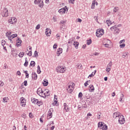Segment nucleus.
<instances>
[{
	"instance_id": "nucleus-1",
	"label": "nucleus",
	"mask_w": 130,
	"mask_h": 130,
	"mask_svg": "<svg viewBox=\"0 0 130 130\" xmlns=\"http://www.w3.org/2000/svg\"><path fill=\"white\" fill-rule=\"evenodd\" d=\"M37 94L39 95L41 97H43V98H44V97H46L48 95L45 94V92L42 90V89L41 88H39L37 89Z\"/></svg>"
},
{
	"instance_id": "nucleus-2",
	"label": "nucleus",
	"mask_w": 130,
	"mask_h": 130,
	"mask_svg": "<svg viewBox=\"0 0 130 130\" xmlns=\"http://www.w3.org/2000/svg\"><path fill=\"white\" fill-rule=\"evenodd\" d=\"M74 87H75V83L73 82H70L69 83L68 88L67 89L69 93H72L74 91Z\"/></svg>"
},
{
	"instance_id": "nucleus-3",
	"label": "nucleus",
	"mask_w": 130,
	"mask_h": 130,
	"mask_svg": "<svg viewBox=\"0 0 130 130\" xmlns=\"http://www.w3.org/2000/svg\"><path fill=\"white\" fill-rule=\"evenodd\" d=\"M110 30L111 31H114V34H119V32H120V29H119L116 26L111 27Z\"/></svg>"
},
{
	"instance_id": "nucleus-4",
	"label": "nucleus",
	"mask_w": 130,
	"mask_h": 130,
	"mask_svg": "<svg viewBox=\"0 0 130 130\" xmlns=\"http://www.w3.org/2000/svg\"><path fill=\"white\" fill-rule=\"evenodd\" d=\"M104 34V30L103 29H98L96 32L97 37H101Z\"/></svg>"
},
{
	"instance_id": "nucleus-5",
	"label": "nucleus",
	"mask_w": 130,
	"mask_h": 130,
	"mask_svg": "<svg viewBox=\"0 0 130 130\" xmlns=\"http://www.w3.org/2000/svg\"><path fill=\"white\" fill-rule=\"evenodd\" d=\"M66 70H67V68H66V67H62L61 66H58L56 69V71L58 73H64Z\"/></svg>"
},
{
	"instance_id": "nucleus-6",
	"label": "nucleus",
	"mask_w": 130,
	"mask_h": 130,
	"mask_svg": "<svg viewBox=\"0 0 130 130\" xmlns=\"http://www.w3.org/2000/svg\"><path fill=\"white\" fill-rule=\"evenodd\" d=\"M118 122L120 124H123L125 122V120L124 119V117L123 116H120L118 118Z\"/></svg>"
},
{
	"instance_id": "nucleus-7",
	"label": "nucleus",
	"mask_w": 130,
	"mask_h": 130,
	"mask_svg": "<svg viewBox=\"0 0 130 130\" xmlns=\"http://www.w3.org/2000/svg\"><path fill=\"white\" fill-rule=\"evenodd\" d=\"M3 17L9 16V10L7 8H4L3 12L2 13Z\"/></svg>"
},
{
	"instance_id": "nucleus-8",
	"label": "nucleus",
	"mask_w": 130,
	"mask_h": 130,
	"mask_svg": "<svg viewBox=\"0 0 130 130\" xmlns=\"http://www.w3.org/2000/svg\"><path fill=\"white\" fill-rule=\"evenodd\" d=\"M68 11V8L67 7V6H65L64 8H61V9L58 10V13H59V14H60V15H63V14H64L66 13V11Z\"/></svg>"
},
{
	"instance_id": "nucleus-9",
	"label": "nucleus",
	"mask_w": 130,
	"mask_h": 130,
	"mask_svg": "<svg viewBox=\"0 0 130 130\" xmlns=\"http://www.w3.org/2000/svg\"><path fill=\"white\" fill-rule=\"evenodd\" d=\"M17 22V18L15 17H11L8 20V23L10 24H15Z\"/></svg>"
},
{
	"instance_id": "nucleus-10",
	"label": "nucleus",
	"mask_w": 130,
	"mask_h": 130,
	"mask_svg": "<svg viewBox=\"0 0 130 130\" xmlns=\"http://www.w3.org/2000/svg\"><path fill=\"white\" fill-rule=\"evenodd\" d=\"M52 112H53V109H50L47 116V119H50L51 117H52Z\"/></svg>"
},
{
	"instance_id": "nucleus-11",
	"label": "nucleus",
	"mask_w": 130,
	"mask_h": 130,
	"mask_svg": "<svg viewBox=\"0 0 130 130\" xmlns=\"http://www.w3.org/2000/svg\"><path fill=\"white\" fill-rule=\"evenodd\" d=\"M20 101H21V106H22V107H25L26 106V100L24 99V98L22 97L20 99Z\"/></svg>"
},
{
	"instance_id": "nucleus-12",
	"label": "nucleus",
	"mask_w": 130,
	"mask_h": 130,
	"mask_svg": "<svg viewBox=\"0 0 130 130\" xmlns=\"http://www.w3.org/2000/svg\"><path fill=\"white\" fill-rule=\"evenodd\" d=\"M16 46H17V47L22 46V41L19 38H17V40H16Z\"/></svg>"
},
{
	"instance_id": "nucleus-13",
	"label": "nucleus",
	"mask_w": 130,
	"mask_h": 130,
	"mask_svg": "<svg viewBox=\"0 0 130 130\" xmlns=\"http://www.w3.org/2000/svg\"><path fill=\"white\" fill-rule=\"evenodd\" d=\"M121 115H119V112H115L113 113V118H116V119H118L119 117Z\"/></svg>"
},
{
	"instance_id": "nucleus-14",
	"label": "nucleus",
	"mask_w": 130,
	"mask_h": 130,
	"mask_svg": "<svg viewBox=\"0 0 130 130\" xmlns=\"http://www.w3.org/2000/svg\"><path fill=\"white\" fill-rule=\"evenodd\" d=\"M46 30L45 31L46 35H47V36H50V35L51 34V30H50V29L48 28H47Z\"/></svg>"
},
{
	"instance_id": "nucleus-15",
	"label": "nucleus",
	"mask_w": 130,
	"mask_h": 130,
	"mask_svg": "<svg viewBox=\"0 0 130 130\" xmlns=\"http://www.w3.org/2000/svg\"><path fill=\"white\" fill-rule=\"evenodd\" d=\"M61 53H62V49L59 48L57 49V54H58V56H59Z\"/></svg>"
},
{
	"instance_id": "nucleus-16",
	"label": "nucleus",
	"mask_w": 130,
	"mask_h": 130,
	"mask_svg": "<svg viewBox=\"0 0 130 130\" xmlns=\"http://www.w3.org/2000/svg\"><path fill=\"white\" fill-rule=\"evenodd\" d=\"M89 92H93V91L95 90V89L94 88V86H93V85H90L89 86Z\"/></svg>"
},
{
	"instance_id": "nucleus-17",
	"label": "nucleus",
	"mask_w": 130,
	"mask_h": 130,
	"mask_svg": "<svg viewBox=\"0 0 130 130\" xmlns=\"http://www.w3.org/2000/svg\"><path fill=\"white\" fill-rule=\"evenodd\" d=\"M56 96L55 95H54V103H53V105H56L57 106V98H56Z\"/></svg>"
},
{
	"instance_id": "nucleus-18",
	"label": "nucleus",
	"mask_w": 130,
	"mask_h": 130,
	"mask_svg": "<svg viewBox=\"0 0 130 130\" xmlns=\"http://www.w3.org/2000/svg\"><path fill=\"white\" fill-rule=\"evenodd\" d=\"M32 78L34 79V80H37V74L36 73H32Z\"/></svg>"
},
{
	"instance_id": "nucleus-19",
	"label": "nucleus",
	"mask_w": 130,
	"mask_h": 130,
	"mask_svg": "<svg viewBox=\"0 0 130 130\" xmlns=\"http://www.w3.org/2000/svg\"><path fill=\"white\" fill-rule=\"evenodd\" d=\"M105 124L103 122H100L98 123V127H102L103 125H104Z\"/></svg>"
},
{
	"instance_id": "nucleus-20",
	"label": "nucleus",
	"mask_w": 130,
	"mask_h": 130,
	"mask_svg": "<svg viewBox=\"0 0 130 130\" xmlns=\"http://www.w3.org/2000/svg\"><path fill=\"white\" fill-rule=\"evenodd\" d=\"M64 109L68 112V110H69V107L67 106V103H64L63 104Z\"/></svg>"
},
{
	"instance_id": "nucleus-21",
	"label": "nucleus",
	"mask_w": 130,
	"mask_h": 130,
	"mask_svg": "<svg viewBox=\"0 0 130 130\" xmlns=\"http://www.w3.org/2000/svg\"><path fill=\"white\" fill-rule=\"evenodd\" d=\"M111 67H112V61H110V63L108 64L107 69H111Z\"/></svg>"
},
{
	"instance_id": "nucleus-22",
	"label": "nucleus",
	"mask_w": 130,
	"mask_h": 130,
	"mask_svg": "<svg viewBox=\"0 0 130 130\" xmlns=\"http://www.w3.org/2000/svg\"><path fill=\"white\" fill-rule=\"evenodd\" d=\"M111 67H112V61H110V63L108 64L107 69H111Z\"/></svg>"
},
{
	"instance_id": "nucleus-23",
	"label": "nucleus",
	"mask_w": 130,
	"mask_h": 130,
	"mask_svg": "<svg viewBox=\"0 0 130 130\" xmlns=\"http://www.w3.org/2000/svg\"><path fill=\"white\" fill-rule=\"evenodd\" d=\"M15 50H14V49H11V54H12V55H13L14 56H15V55H17V53H15Z\"/></svg>"
},
{
	"instance_id": "nucleus-24",
	"label": "nucleus",
	"mask_w": 130,
	"mask_h": 130,
	"mask_svg": "<svg viewBox=\"0 0 130 130\" xmlns=\"http://www.w3.org/2000/svg\"><path fill=\"white\" fill-rule=\"evenodd\" d=\"M74 46H75V48H76V49H78V47L79 46V43H78V42H75L74 43Z\"/></svg>"
},
{
	"instance_id": "nucleus-25",
	"label": "nucleus",
	"mask_w": 130,
	"mask_h": 130,
	"mask_svg": "<svg viewBox=\"0 0 130 130\" xmlns=\"http://www.w3.org/2000/svg\"><path fill=\"white\" fill-rule=\"evenodd\" d=\"M24 54H25V52H21L19 53L18 56H19V57H23L24 56Z\"/></svg>"
},
{
	"instance_id": "nucleus-26",
	"label": "nucleus",
	"mask_w": 130,
	"mask_h": 130,
	"mask_svg": "<svg viewBox=\"0 0 130 130\" xmlns=\"http://www.w3.org/2000/svg\"><path fill=\"white\" fill-rule=\"evenodd\" d=\"M123 96H124V95L122 93L121 94V96L120 97V99H119V101L120 102H123Z\"/></svg>"
},
{
	"instance_id": "nucleus-27",
	"label": "nucleus",
	"mask_w": 130,
	"mask_h": 130,
	"mask_svg": "<svg viewBox=\"0 0 130 130\" xmlns=\"http://www.w3.org/2000/svg\"><path fill=\"white\" fill-rule=\"evenodd\" d=\"M35 64H36L35 61H31L30 62V63L29 66H30V67H32V68H33V67H35Z\"/></svg>"
},
{
	"instance_id": "nucleus-28",
	"label": "nucleus",
	"mask_w": 130,
	"mask_h": 130,
	"mask_svg": "<svg viewBox=\"0 0 130 130\" xmlns=\"http://www.w3.org/2000/svg\"><path fill=\"white\" fill-rule=\"evenodd\" d=\"M37 73L38 74H41V70L40 69V66L39 65L37 67Z\"/></svg>"
},
{
	"instance_id": "nucleus-29",
	"label": "nucleus",
	"mask_w": 130,
	"mask_h": 130,
	"mask_svg": "<svg viewBox=\"0 0 130 130\" xmlns=\"http://www.w3.org/2000/svg\"><path fill=\"white\" fill-rule=\"evenodd\" d=\"M8 100H9V98L8 97L3 98V102H4V103H7V102H8Z\"/></svg>"
},
{
	"instance_id": "nucleus-30",
	"label": "nucleus",
	"mask_w": 130,
	"mask_h": 130,
	"mask_svg": "<svg viewBox=\"0 0 130 130\" xmlns=\"http://www.w3.org/2000/svg\"><path fill=\"white\" fill-rule=\"evenodd\" d=\"M37 101H38V100H35V99L31 100L32 103H34V104H37Z\"/></svg>"
},
{
	"instance_id": "nucleus-31",
	"label": "nucleus",
	"mask_w": 130,
	"mask_h": 130,
	"mask_svg": "<svg viewBox=\"0 0 130 130\" xmlns=\"http://www.w3.org/2000/svg\"><path fill=\"white\" fill-rule=\"evenodd\" d=\"M106 23L107 24L108 26H110V25L112 24V22L110 20H107Z\"/></svg>"
},
{
	"instance_id": "nucleus-32",
	"label": "nucleus",
	"mask_w": 130,
	"mask_h": 130,
	"mask_svg": "<svg viewBox=\"0 0 130 130\" xmlns=\"http://www.w3.org/2000/svg\"><path fill=\"white\" fill-rule=\"evenodd\" d=\"M82 106V109H84V108H87V105H86V102H84Z\"/></svg>"
},
{
	"instance_id": "nucleus-33",
	"label": "nucleus",
	"mask_w": 130,
	"mask_h": 130,
	"mask_svg": "<svg viewBox=\"0 0 130 130\" xmlns=\"http://www.w3.org/2000/svg\"><path fill=\"white\" fill-rule=\"evenodd\" d=\"M37 104L38 105V106H40L41 105H42L43 104V103L41 101H38L37 102Z\"/></svg>"
},
{
	"instance_id": "nucleus-34",
	"label": "nucleus",
	"mask_w": 130,
	"mask_h": 130,
	"mask_svg": "<svg viewBox=\"0 0 130 130\" xmlns=\"http://www.w3.org/2000/svg\"><path fill=\"white\" fill-rule=\"evenodd\" d=\"M41 3V0H35L34 3L36 5H38V4H40Z\"/></svg>"
},
{
	"instance_id": "nucleus-35",
	"label": "nucleus",
	"mask_w": 130,
	"mask_h": 130,
	"mask_svg": "<svg viewBox=\"0 0 130 130\" xmlns=\"http://www.w3.org/2000/svg\"><path fill=\"white\" fill-rule=\"evenodd\" d=\"M95 0L94 1L92 2V5H91V9H94L95 8Z\"/></svg>"
},
{
	"instance_id": "nucleus-36",
	"label": "nucleus",
	"mask_w": 130,
	"mask_h": 130,
	"mask_svg": "<svg viewBox=\"0 0 130 130\" xmlns=\"http://www.w3.org/2000/svg\"><path fill=\"white\" fill-rule=\"evenodd\" d=\"M107 125H106V124H104V125H103L102 127V129H103V130H107Z\"/></svg>"
},
{
	"instance_id": "nucleus-37",
	"label": "nucleus",
	"mask_w": 130,
	"mask_h": 130,
	"mask_svg": "<svg viewBox=\"0 0 130 130\" xmlns=\"http://www.w3.org/2000/svg\"><path fill=\"white\" fill-rule=\"evenodd\" d=\"M24 66L26 68L28 66V60H27V57L25 58V62L24 63Z\"/></svg>"
},
{
	"instance_id": "nucleus-38",
	"label": "nucleus",
	"mask_w": 130,
	"mask_h": 130,
	"mask_svg": "<svg viewBox=\"0 0 130 130\" xmlns=\"http://www.w3.org/2000/svg\"><path fill=\"white\" fill-rule=\"evenodd\" d=\"M96 72H97V71L95 70L94 73L92 72L90 75H89V77H90L91 78V77H92V76H95V75L96 74Z\"/></svg>"
},
{
	"instance_id": "nucleus-39",
	"label": "nucleus",
	"mask_w": 130,
	"mask_h": 130,
	"mask_svg": "<svg viewBox=\"0 0 130 130\" xmlns=\"http://www.w3.org/2000/svg\"><path fill=\"white\" fill-rule=\"evenodd\" d=\"M24 74H25L26 78H29V74H28L27 71H24Z\"/></svg>"
},
{
	"instance_id": "nucleus-40",
	"label": "nucleus",
	"mask_w": 130,
	"mask_h": 130,
	"mask_svg": "<svg viewBox=\"0 0 130 130\" xmlns=\"http://www.w3.org/2000/svg\"><path fill=\"white\" fill-rule=\"evenodd\" d=\"M44 86H48V81H45V80H44Z\"/></svg>"
},
{
	"instance_id": "nucleus-41",
	"label": "nucleus",
	"mask_w": 130,
	"mask_h": 130,
	"mask_svg": "<svg viewBox=\"0 0 130 130\" xmlns=\"http://www.w3.org/2000/svg\"><path fill=\"white\" fill-rule=\"evenodd\" d=\"M6 36L8 37L9 36H11V35H12V32L11 31H8L6 33Z\"/></svg>"
},
{
	"instance_id": "nucleus-42",
	"label": "nucleus",
	"mask_w": 130,
	"mask_h": 130,
	"mask_svg": "<svg viewBox=\"0 0 130 130\" xmlns=\"http://www.w3.org/2000/svg\"><path fill=\"white\" fill-rule=\"evenodd\" d=\"M128 54V52H125L123 55H122V57H123V58H124V57H126V56H127V55Z\"/></svg>"
},
{
	"instance_id": "nucleus-43",
	"label": "nucleus",
	"mask_w": 130,
	"mask_h": 130,
	"mask_svg": "<svg viewBox=\"0 0 130 130\" xmlns=\"http://www.w3.org/2000/svg\"><path fill=\"white\" fill-rule=\"evenodd\" d=\"M5 45H6V41H5V40H3L2 41V45L3 46H5Z\"/></svg>"
},
{
	"instance_id": "nucleus-44",
	"label": "nucleus",
	"mask_w": 130,
	"mask_h": 130,
	"mask_svg": "<svg viewBox=\"0 0 130 130\" xmlns=\"http://www.w3.org/2000/svg\"><path fill=\"white\" fill-rule=\"evenodd\" d=\"M92 43V40L90 39L89 40H87V45H90Z\"/></svg>"
},
{
	"instance_id": "nucleus-45",
	"label": "nucleus",
	"mask_w": 130,
	"mask_h": 130,
	"mask_svg": "<svg viewBox=\"0 0 130 130\" xmlns=\"http://www.w3.org/2000/svg\"><path fill=\"white\" fill-rule=\"evenodd\" d=\"M66 23V21L64 20H61L60 23L59 24L60 25H64V23Z\"/></svg>"
},
{
	"instance_id": "nucleus-46",
	"label": "nucleus",
	"mask_w": 130,
	"mask_h": 130,
	"mask_svg": "<svg viewBox=\"0 0 130 130\" xmlns=\"http://www.w3.org/2000/svg\"><path fill=\"white\" fill-rule=\"evenodd\" d=\"M7 37L8 38L9 40H12V39L14 38V37L12 35L9 36Z\"/></svg>"
},
{
	"instance_id": "nucleus-47",
	"label": "nucleus",
	"mask_w": 130,
	"mask_h": 130,
	"mask_svg": "<svg viewBox=\"0 0 130 130\" xmlns=\"http://www.w3.org/2000/svg\"><path fill=\"white\" fill-rule=\"evenodd\" d=\"M69 3H70V4H72L73 5H74L75 4V0H69Z\"/></svg>"
},
{
	"instance_id": "nucleus-48",
	"label": "nucleus",
	"mask_w": 130,
	"mask_h": 130,
	"mask_svg": "<svg viewBox=\"0 0 130 130\" xmlns=\"http://www.w3.org/2000/svg\"><path fill=\"white\" fill-rule=\"evenodd\" d=\"M117 11H118V7H115L113 10V12H114V13H116Z\"/></svg>"
},
{
	"instance_id": "nucleus-49",
	"label": "nucleus",
	"mask_w": 130,
	"mask_h": 130,
	"mask_svg": "<svg viewBox=\"0 0 130 130\" xmlns=\"http://www.w3.org/2000/svg\"><path fill=\"white\" fill-rule=\"evenodd\" d=\"M120 48H124V47H125V44H123L120 45Z\"/></svg>"
},
{
	"instance_id": "nucleus-50",
	"label": "nucleus",
	"mask_w": 130,
	"mask_h": 130,
	"mask_svg": "<svg viewBox=\"0 0 130 130\" xmlns=\"http://www.w3.org/2000/svg\"><path fill=\"white\" fill-rule=\"evenodd\" d=\"M36 56H38V52H37V51H35L34 53V57H36Z\"/></svg>"
},
{
	"instance_id": "nucleus-51",
	"label": "nucleus",
	"mask_w": 130,
	"mask_h": 130,
	"mask_svg": "<svg viewBox=\"0 0 130 130\" xmlns=\"http://www.w3.org/2000/svg\"><path fill=\"white\" fill-rule=\"evenodd\" d=\"M62 29H64V24L60 25V29L62 30Z\"/></svg>"
},
{
	"instance_id": "nucleus-52",
	"label": "nucleus",
	"mask_w": 130,
	"mask_h": 130,
	"mask_svg": "<svg viewBox=\"0 0 130 130\" xmlns=\"http://www.w3.org/2000/svg\"><path fill=\"white\" fill-rule=\"evenodd\" d=\"M43 6H44V5H43V1H42L41 4L39 5V7H40V8H42Z\"/></svg>"
},
{
	"instance_id": "nucleus-53",
	"label": "nucleus",
	"mask_w": 130,
	"mask_h": 130,
	"mask_svg": "<svg viewBox=\"0 0 130 130\" xmlns=\"http://www.w3.org/2000/svg\"><path fill=\"white\" fill-rule=\"evenodd\" d=\"M83 96V93L82 92H80L78 94L79 98H82Z\"/></svg>"
},
{
	"instance_id": "nucleus-54",
	"label": "nucleus",
	"mask_w": 130,
	"mask_h": 130,
	"mask_svg": "<svg viewBox=\"0 0 130 130\" xmlns=\"http://www.w3.org/2000/svg\"><path fill=\"white\" fill-rule=\"evenodd\" d=\"M27 55H28V56H32V51L28 52Z\"/></svg>"
},
{
	"instance_id": "nucleus-55",
	"label": "nucleus",
	"mask_w": 130,
	"mask_h": 130,
	"mask_svg": "<svg viewBox=\"0 0 130 130\" xmlns=\"http://www.w3.org/2000/svg\"><path fill=\"white\" fill-rule=\"evenodd\" d=\"M106 71L107 73H109L111 71V68H106Z\"/></svg>"
},
{
	"instance_id": "nucleus-56",
	"label": "nucleus",
	"mask_w": 130,
	"mask_h": 130,
	"mask_svg": "<svg viewBox=\"0 0 130 130\" xmlns=\"http://www.w3.org/2000/svg\"><path fill=\"white\" fill-rule=\"evenodd\" d=\"M4 85V82H3L2 81H0V87H3Z\"/></svg>"
},
{
	"instance_id": "nucleus-57",
	"label": "nucleus",
	"mask_w": 130,
	"mask_h": 130,
	"mask_svg": "<svg viewBox=\"0 0 130 130\" xmlns=\"http://www.w3.org/2000/svg\"><path fill=\"white\" fill-rule=\"evenodd\" d=\"M77 69H81L82 68V64L76 65Z\"/></svg>"
},
{
	"instance_id": "nucleus-58",
	"label": "nucleus",
	"mask_w": 130,
	"mask_h": 130,
	"mask_svg": "<svg viewBox=\"0 0 130 130\" xmlns=\"http://www.w3.org/2000/svg\"><path fill=\"white\" fill-rule=\"evenodd\" d=\"M36 29H37V30H39V29H40V24H38L36 27Z\"/></svg>"
},
{
	"instance_id": "nucleus-59",
	"label": "nucleus",
	"mask_w": 130,
	"mask_h": 130,
	"mask_svg": "<svg viewBox=\"0 0 130 130\" xmlns=\"http://www.w3.org/2000/svg\"><path fill=\"white\" fill-rule=\"evenodd\" d=\"M23 84L25 86H27L28 85V83H27V81L26 80H25L24 81Z\"/></svg>"
},
{
	"instance_id": "nucleus-60",
	"label": "nucleus",
	"mask_w": 130,
	"mask_h": 130,
	"mask_svg": "<svg viewBox=\"0 0 130 130\" xmlns=\"http://www.w3.org/2000/svg\"><path fill=\"white\" fill-rule=\"evenodd\" d=\"M104 45L105 46V47H107V48H109V44H104Z\"/></svg>"
},
{
	"instance_id": "nucleus-61",
	"label": "nucleus",
	"mask_w": 130,
	"mask_h": 130,
	"mask_svg": "<svg viewBox=\"0 0 130 130\" xmlns=\"http://www.w3.org/2000/svg\"><path fill=\"white\" fill-rule=\"evenodd\" d=\"M78 109L79 110H81V109H83V108H82V106L79 105L78 107Z\"/></svg>"
},
{
	"instance_id": "nucleus-62",
	"label": "nucleus",
	"mask_w": 130,
	"mask_h": 130,
	"mask_svg": "<svg viewBox=\"0 0 130 130\" xmlns=\"http://www.w3.org/2000/svg\"><path fill=\"white\" fill-rule=\"evenodd\" d=\"M17 75H18V76H21V72H20V71H17Z\"/></svg>"
},
{
	"instance_id": "nucleus-63",
	"label": "nucleus",
	"mask_w": 130,
	"mask_h": 130,
	"mask_svg": "<svg viewBox=\"0 0 130 130\" xmlns=\"http://www.w3.org/2000/svg\"><path fill=\"white\" fill-rule=\"evenodd\" d=\"M11 36H12L14 37V38H15V37H17V36H18V35L15 34H13Z\"/></svg>"
},
{
	"instance_id": "nucleus-64",
	"label": "nucleus",
	"mask_w": 130,
	"mask_h": 130,
	"mask_svg": "<svg viewBox=\"0 0 130 130\" xmlns=\"http://www.w3.org/2000/svg\"><path fill=\"white\" fill-rule=\"evenodd\" d=\"M125 40H121L119 42V44H121V43H122V42H125Z\"/></svg>"
}]
</instances>
